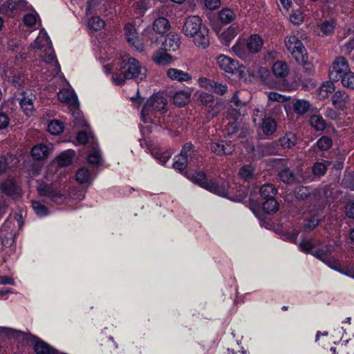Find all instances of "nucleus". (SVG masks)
Masks as SVG:
<instances>
[{"label":"nucleus","instance_id":"f257e3e1","mask_svg":"<svg viewBox=\"0 0 354 354\" xmlns=\"http://www.w3.org/2000/svg\"><path fill=\"white\" fill-rule=\"evenodd\" d=\"M105 73H112V81L116 85H122L126 80L134 79L145 75V68L135 58L124 55L115 59L113 64L104 66Z\"/></svg>","mask_w":354,"mask_h":354},{"label":"nucleus","instance_id":"f03ea898","mask_svg":"<svg viewBox=\"0 0 354 354\" xmlns=\"http://www.w3.org/2000/svg\"><path fill=\"white\" fill-rule=\"evenodd\" d=\"M183 32L187 37L192 38L193 43L199 48H206L209 45V30L198 16H189L186 19Z\"/></svg>","mask_w":354,"mask_h":354},{"label":"nucleus","instance_id":"7ed1b4c3","mask_svg":"<svg viewBox=\"0 0 354 354\" xmlns=\"http://www.w3.org/2000/svg\"><path fill=\"white\" fill-rule=\"evenodd\" d=\"M30 47L35 50V52H41L39 55L42 58V61L50 64L49 70L52 71L53 77L60 72V66L46 31H40L38 37L30 44Z\"/></svg>","mask_w":354,"mask_h":354},{"label":"nucleus","instance_id":"20e7f679","mask_svg":"<svg viewBox=\"0 0 354 354\" xmlns=\"http://www.w3.org/2000/svg\"><path fill=\"white\" fill-rule=\"evenodd\" d=\"M167 100L160 93L152 95L146 102L141 111V119L145 123H156L155 113H163L166 109Z\"/></svg>","mask_w":354,"mask_h":354},{"label":"nucleus","instance_id":"39448f33","mask_svg":"<svg viewBox=\"0 0 354 354\" xmlns=\"http://www.w3.org/2000/svg\"><path fill=\"white\" fill-rule=\"evenodd\" d=\"M285 44L297 62L306 66V71L311 73L313 71V66L310 64L308 63L306 49L299 38L295 35L288 37L285 40Z\"/></svg>","mask_w":354,"mask_h":354},{"label":"nucleus","instance_id":"423d86ee","mask_svg":"<svg viewBox=\"0 0 354 354\" xmlns=\"http://www.w3.org/2000/svg\"><path fill=\"white\" fill-rule=\"evenodd\" d=\"M189 178L193 183L198 184L212 193L220 196L229 198L228 186L225 184L218 185L212 180L208 181L204 172H196Z\"/></svg>","mask_w":354,"mask_h":354},{"label":"nucleus","instance_id":"0eeeda50","mask_svg":"<svg viewBox=\"0 0 354 354\" xmlns=\"http://www.w3.org/2000/svg\"><path fill=\"white\" fill-rule=\"evenodd\" d=\"M37 191L40 196L47 197L57 203H61L65 196L63 187L56 183L41 182L37 186Z\"/></svg>","mask_w":354,"mask_h":354},{"label":"nucleus","instance_id":"6e6552de","mask_svg":"<svg viewBox=\"0 0 354 354\" xmlns=\"http://www.w3.org/2000/svg\"><path fill=\"white\" fill-rule=\"evenodd\" d=\"M216 64L224 73L234 75L238 72L239 73V77H244L245 67L243 66H239L238 62L234 59L225 55L221 54L216 57Z\"/></svg>","mask_w":354,"mask_h":354},{"label":"nucleus","instance_id":"1a4fd4ad","mask_svg":"<svg viewBox=\"0 0 354 354\" xmlns=\"http://www.w3.org/2000/svg\"><path fill=\"white\" fill-rule=\"evenodd\" d=\"M193 153V145L192 144L185 145L180 153L175 157L173 167L180 171L185 169L187 164L191 162Z\"/></svg>","mask_w":354,"mask_h":354},{"label":"nucleus","instance_id":"9d476101","mask_svg":"<svg viewBox=\"0 0 354 354\" xmlns=\"http://www.w3.org/2000/svg\"><path fill=\"white\" fill-rule=\"evenodd\" d=\"M350 71L348 62L343 57H337L333 64V69L330 71V76L335 82L340 80Z\"/></svg>","mask_w":354,"mask_h":354},{"label":"nucleus","instance_id":"9b49d317","mask_svg":"<svg viewBox=\"0 0 354 354\" xmlns=\"http://www.w3.org/2000/svg\"><path fill=\"white\" fill-rule=\"evenodd\" d=\"M124 35L129 45H131L135 50L142 52L145 50V44L142 40L138 37L135 26L131 24H127L124 27Z\"/></svg>","mask_w":354,"mask_h":354},{"label":"nucleus","instance_id":"f8f14e48","mask_svg":"<svg viewBox=\"0 0 354 354\" xmlns=\"http://www.w3.org/2000/svg\"><path fill=\"white\" fill-rule=\"evenodd\" d=\"M334 250L335 248L330 245L326 248V250L317 249L313 252L312 254L322 262H324L330 268L338 270L339 269V263L330 255V252Z\"/></svg>","mask_w":354,"mask_h":354},{"label":"nucleus","instance_id":"ddd939ff","mask_svg":"<svg viewBox=\"0 0 354 354\" xmlns=\"http://www.w3.org/2000/svg\"><path fill=\"white\" fill-rule=\"evenodd\" d=\"M209 147L217 156L228 155L234 151V145L230 140H214L209 143Z\"/></svg>","mask_w":354,"mask_h":354},{"label":"nucleus","instance_id":"4468645a","mask_svg":"<svg viewBox=\"0 0 354 354\" xmlns=\"http://www.w3.org/2000/svg\"><path fill=\"white\" fill-rule=\"evenodd\" d=\"M53 149V145L51 143H40L32 147L30 156L36 160H43L48 157Z\"/></svg>","mask_w":354,"mask_h":354},{"label":"nucleus","instance_id":"2eb2a0df","mask_svg":"<svg viewBox=\"0 0 354 354\" xmlns=\"http://www.w3.org/2000/svg\"><path fill=\"white\" fill-rule=\"evenodd\" d=\"M331 100L336 109L343 111L347 108L350 102V97L345 91L337 90L333 94Z\"/></svg>","mask_w":354,"mask_h":354},{"label":"nucleus","instance_id":"dca6fc26","mask_svg":"<svg viewBox=\"0 0 354 354\" xmlns=\"http://www.w3.org/2000/svg\"><path fill=\"white\" fill-rule=\"evenodd\" d=\"M24 6L23 1L6 0L3 4H0V13L14 17L17 11Z\"/></svg>","mask_w":354,"mask_h":354},{"label":"nucleus","instance_id":"f3484780","mask_svg":"<svg viewBox=\"0 0 354 354\" xmlns=\"http://www.w3.org/2000/svg\"><path fill=\"white\" fill-rule=\"evenodd\" d=\"M59 101L67 104L69 106L77 108L78 106V99L70 88H64L60 90L57 93Z\"/></svg>","mask_w":354,"mask_h":354},{"label":"nucleus","instance_id":"a211bd4d","mask_svg":"<svg viewBox=\"0 0 354 354\" xmlns=\"http://www.w3.org/2000/svg\"><path fill=\"white\" fill-rule=\"evenodd\" d=\"M337 23L335 19H330L322 21L317 26L319 32L317 35L321 37L329 36L334 33Z\"/></svg>","mask_w":354,"mask_h":354},{"label":"nucleus","instance_id":"6ab92c4d","mask_svg":"<svg viewBox=\"0 0 354 354\" xmlns=\"http://www.w3.org/2000/svg\"><path fill=\"white\" fill-rule=\"evenodd\" d=\"M167 77L172 81L187 82L191 80V75L182 70L171 68L167 71Z\"/></svg>","mask_w":354,"mask_h":354},{"label":"nucleus","instance_id":"aec40b11","mask_svg":"<svg viewBox=\"0 0 354 354\" xmlns=\"http://www.w3.org/2000/svg\"><path fill=\"white\" fill-rule=\"evenodd\" d=\"M180 45V37L177 34L170 33L162 43V48L166 51H176Z\"/></svg>","mask_w":354,"mask_h":354},{"label":"nucleus","instance_id":"412c9836","mask_svg":"<svg viewBox=\"0 0 354 354\" xmlns=\"http://www.w3.org/2000/svg\"><path fill=\"white\" fill-rule=\"evenodd\" d=\"M35 95L30 93H24L20 101V106L23 111L26 115H29L34 111V100Z\"/></svg>","mask_w":354,"mask_h":354},{"label":"nucleus","instance_id":"4be33fe9","mask_svg":"<svg viewBox=\"0 0 354 354\" xmlns=\"http://www.w3.org/2000/svg\"><path fill=\"white\" fill-rule=\"evenodd\" d=\"M152 60L159 66H167L173 62L172 57L166 50H158L152 55Z\"/></svg>","mask_w":354,"mask_h":354},{"label":"nucleus","instance_id":"5701e85b","mask_svg":"<svg viewBox=\"0 0 354 354\" xmlns=\"http://www.w3.org/2000/svg\"><path fill=\"white\" fill-rule=\"evenodd\" d=\"M170 28V23L165 17H158L152 24V29L154 32L159 35H165Z\"/></svg>","mask_w":354,"mask_h":354},{"label":"nucleus","instance_id":"b1692460","mask_svg":"<svg viewBox=\"0 0 354 354\" xmlns=\"http://www.w3.org/2000/svg\"><path fill=\"white\" fill-rule=\"evenodd\" d=\"M246 45L250 53L255 54L261 50L263 40L259 35L254 34L248 38Z\"/></svg>","mask_w":354,"mask_h":354},{"label":"nucleus","instance_id":"393cba45","mask_svg":"<svg viewBox=\"0 0 354 354\" xmlns=\"http://www.w3.org/2000/svg\"><path fill=\"white\" fill-rule=\"evenodd\" d=\"M232 53L242 60L247 61L250 58V52L247 49L245 44L238 41L231 48Z\"/></svg>","mask_w":354,"mask_h":354},{"label":"nucleus","instance_id":"a878e982","mask_svg":"<svg viewBox=\"0 0 354 354\" xmlns=\"http://www.w3.org/2000/svg\"><path fill=\"white\" fill-rule=\"evenodd\" d=\"M33 350H35L36 354H64L59 353L43 340H39L35 342V346H33Z\"/></svg>","mask_w":354,"mask_h":354},{"label":"nucleus","instance_id":"bb28decb","mask_svg":"<svg viewBox=\"0 0 354 354\" xmlns=\"http://www.w3.org/2000/svg\"><path fill=\"white\" fill-rule=\"evenodd\" d=\"M272 71L275 77L284 78L289 73V68L288 64L284 62L277 61L272 65Z\"/></svg>","mask_w":354,"mask_h":354},{"label":"nucleus","instance_id":"cd10ccee","mask_svg":"<svg viewBox=\"0 0 354 354\" xmlns=\"http://www.w3.org/2000/svg\"><path fill=\"white\" fill-rule=\"evenodd\" d=\"M335 91V86L331 82H326L322 84L319 88L317 89V96L319 100H324L329 97L330 94H331Z\"/></svg>","mask_w":354,"mask_h":354},{"label":"nucleus","instance_id":"c85d7f7f","mask_svg":"<svg viewBox=\"0 0 354 354\" xmlns=\"http://www.w3.org/2000/svg\"><path fill=\"white\" fill-rule=\"evenodd\" d=\"M238 28L234 26H230L226 29L221 35V42L225 46H228L230 41L237 35Z\"/></svg>","mask_w":354,"mask_h":354},{"label":"nucleus","instance_id":"c756f323","mask_svg":"<svg viewBox=\"0 0 354 354\" xmlns=\"http://www.w3.org/2000/svg\"><path fill=\"white\" fill-rule=\"evenodd\" d=\"M190 95L191 93L188 91H179L174 94L173 102L176 106H183L189 102Z\"/></svg>","mask_w":354,"mask_h":354},{"label":"nucleus","instance_id":"7c9ffc66","mask_svg":"<svg viewBox=\"0 0 354 354\" xmlns=\"http://www.w3.org/2000/svg\"><path fill=\"white\" fill-rule=\"evenodd\" d=\"M151 156L157 160L160 164L165 165L170 159L171 153L169 151L161 149H150Z\"/></svg>","mask_w":354,"mask_h":354},{"label":"nucleus","instance_id":"2f4dec72","mask_svg":"<svg viewBox=\"0 0 354 354\" xmlns=\"http://www.w3.org/2000/svg\"><path fill=\"white\" fill-rule=\"evenodd\" d=\"M261 122V129L266 135H271L276 131L277 123L272 118H265Z\"/></svg>","mask_w":354,"mask_h":354},{"label":"nucleus","instance_id":"473e14b6","mask_svg":"<svg viewBox=\"0 0 354 354\" xmlns=\"http://www.w3.org/2000/svg\"><path fill=\"white\" fill-rule=\"evenodd\" d=\"M279 142H281V146L283 148H292L296 145L297 136L292 132L288 133L279 139Z\"/></svg>","mask_w":354,"mask_h":354},{"label":"nucleus","instance_id":"72a5a7b5","mask_svg":"<svg viewBox=\"0 0 354 354\" xmlns=\"http://www.w3.org/2000/svg\"><path fill=\"white\" fill-rule=\"evenodd\" d=\"M74 156V151L68 149L62 152L57 158V163L60 167H66L69 165Z\"/></svg>","mask_w":354,"mask_h":354},{"label":"nucleus","instance_id":"f704fd0d","mask_svg":"<svg viewBox=\"0 0 354 354\" xmlns=\"http://www.w3.org/2000/svg\"><path fill=\"white\" fill-rule=\"evenodd\" d=\"M2 192L10 196H14L16 194H18V189L15 183L11 180H6L1 185Z\"/></svg>","mask_w":354,"mask_h":354},{"label":"nucleus","instance_id":"c9c22d12","mask_svg":"<svg viewBox=\"0 0 354 354\" xmlns=\"http://www.w3.org/2000/svg\"><path fill=\"white\" fill-rule=\"evenodd\" d=\"M153 29L146 28L142 32V36L145 39L146 44L149 43V46L151 48H153L154 45L158 44V37L156 36V33L153 32Z\"/></svg>","mask_w":354,"mask_h":354},{"label":"nucleus","instance_id":"e433bc0d","mask_svg":"<svg viewBox=\"0 0 354 354\" xmlns=\"http://www.w3.org/2000/svg\"><path fill=\"white\" fill-rule=\"evenodd\" d=\"M279 177L287 184H292L296 181L295 174L289 168H283L279 172Z\"/></svg>","mask_w":354,"mask_h":354},{"label":"nucleus","instance_id":"4c0bfd02","mask_svg":"<svg viewBox=\"0 0 354 354\" xmlns=\"http://www.w3.org/2000/svg\"><path fill=\"white\" fill-rule=\"evenodd\" d=\"M32 207L35 213L39 216H45L49 214V210L45 203L40 201H32Z\"/></svg>","mask_w":354,"mask_h":354},{"label":"nucleus","instance_id":"58836bf2","mask_svg":"<svg viewBox=\"0 0 354 354\" xmlns=\"http://www.w3.org/2000/svg\"><path fill=\"white\" fill-rule=\"evenodd\" d=\"M310 109V103L304 100H297L293 102V109L297 114L303 115Z\"/></svg>","mask_w":354,"mask_h":354},{"label":"nucleus","instance_id":"ea45409f","mask_svg":"<svg viewBox=\"0 0 354 354\" xmlns=\"http://www.w3.org/2000/svg\"><path fill=\"white\" fill-rule=\"evenodd\" d=\"M260 194L263 198L267 200L274 198L277 194V189L272 184L268 183L261 187Z\"/></svg>","mask_w":354,"mask_h":354},{"label":"nucleus","instance_id":"a19ab883","mask_svg":"<svg viewBox=\"0 0 354 354\" xmlns=\"http://www.w3.org/2000/svg\"><path fill=\"white\" fill-rule=\"evenodd\" d=\"M91 178V174L86 167L80 168L76 171V181L80 183H87Z\"/></svg>","mask_w":354,"mask_h":354},{"label":"nucleus","instance_id":"79ce46f5","mask_svg":"<svg viewBox=\"0 0 354 354\" xmlns=\"http://www.w3.org/2000/svg\"><path fill=\"white\" fill-rule=\"evenodd\" d=\"M272 146H273L272 144H268L265 146L257 147L256 149H254V158L255 159H260L263 156L266 154L275 153V150L269 149V148Z\"/></svg>","mask_w":354,"mask_h":354},{"label":"nucleus","instance_id":"37998d69","mask_svg":"<svg viewBox=\"0 0 354 354\" xmlns=\"http://www.w3.org/2000/svg\"><path fill=\"white\" fill-rule=\"evenodd\" d=\"M219 19L224 24H229L235 18V13L230 8H223L219 12Z\"/></svg>","mask_w":354,"mask_h":354},{"label":"nucleus","instance_id":"c03bdc74","mask_svg":"<svg viewBox=\"0 0 354 354\" xmlns=\"http://www.w3.org/2000/svg\"><path fill=\"white\" fill-rule=\"evenodd\" d=\"M38 21H39V17L36 12L26 14L23 18L24 25L30 28L34 27Z\"/></svg>","mask_w":354,"mask_h":354},{"label":"nucleus","instance_id":"a18cd8bd","mask_svg":"<svg viewBox=\"0 0 354 354\" xmlns=\"http://www.w3.org/2000/svg\"><path fill=\"white\" fill-rule=\"evenodd\" d=\"M278 208L279 205L274 198L267 199L263 204V209L268 214L276 212Z\"/></svg>","mask_w":354,"mask_h":354},{"label":"nucleus","instance_id":"49530a36","mask_svg":"<svg viewBox=\"0 0 354 354\" xmlns=\"http://www.w3.org/2000/svg\"><path fill=\"white\" fill-rule=\"evenodd\" d=\"M64 124L59 120H55L48 123V130L53 135H58L64 131Z\"/></svg>","mask_w":354,"mask_h":354},{"label":"nucleus","instance_id":"de8ad7c7","mask_svg":"<svg viewBox=\"0 0 354 354\" xmlns=\"http://www.w3.org/2000/svg\"><path fill=\"white\" fill-rule=\"evenodd\" d=\"M310 124L316 130H323L326 128V124L324 120L320 115H312L310 119Z\"/></svg>","mask_w":354,"mask_h":354},{"label":"nucleus","instance_id":"09e8293b","mask_svg":"<svg viewBox=\"0 0 354 354\" xmlns=\"http://www.w3.org/2000/svg\"><path fill=\"white\" fill-rule=\"evenodd\" d=\"M104 26V21L99 17H93L88 22V26L93 30H99Z\"/></svg>","mask_w":354,"mask_h":354},{"label":"nucleus","instance_id":"8fccbe9b","mask_svg":"<svg viewBox=\"0 0 354 354\" xmlns=\"http://www.w3.org/2000/svg\"><path fill=\"white\" fill-rule=\"evenodd\" d=\"M304 19L303 12L301 9L298 8L294 10L290 16V21L295 25L301 24Z\"/></svg>","mask_w":354,"mask_h":354},{"label":"nucleus","instance_id":"3c124183","mask_svg":"<svg viewBox=\"0 0 354 354\" xmlns=\"http://www.w3.org/2000/svg\"><path fill=\"white\" fill-rule=\"evenodd\" d=\"M88 163L92 165H100L102 164V156L100 150H94L88 157Z\"/></svg>","mask_w":354,"mask_h":354},{"label":"nucleus","instance_id":"603ef678","mask_svg":"<svg viewBox=\"0 0 354 354\" xmlns=\"http://www.w3.org/2000/svg\"><path fill=\"white\" fill-rule=\"evenodd\" d=\"M340 80L343 86L354 89V73L350 71Z\"/></svg>","mask_w":354,"mask_h":354},{"label":"nucleus","instance_id":"864d4df0","mask_svg":"<svg viewBox=\"0 0 354 354\" xmlns=\"http://www.w3.org/2000/svg\"><path fill=\"white\" fill-rule=\"evenodd\" d=\"M332 140L328 136L321 137L317 141V146L320 150H327L331 147Z\"/></svg>","mask_w":354,"mask_h":354},{"label":"nucleus","instance_id":"5fc2aeb1","mask_svg":"<svg viewBox=\"0 0 354 354\" xmlns=\"http://www.w3.org/2000/svg\"><path fill=\"white\" fill-rule=\"evenodd\" d=\"M327 169L326 162H317L313 166V171L315 175L322 176L324 174Z\"/></svg>","mask_w":354,"mask_h":354},{"label":"nucleus","instance_id":"6e6d98bb","mask_svg":"<svg viewBox=\"0 0 354 354\" xmlns=\"http://www.w3.org/2000/svg\"><path fill=\"white\" fill-rule=\"evenodd\" d=\"M211 91L218 95H223L227 92V86L226 84H223V83L214 81L212 84Z\"/></svg>","mask_w":354,"mask_h":354},{"label":"nucleus","instance_id":"4d7b16f0","mask_svg":"<svg viewBox=\"0 0 354 354\" xmlns=\"http://www.w3.org/2000/svg\"><path fill=\"white\" fill-rule=\"evenodd\" d=\"M265 114L266 110L263 107L255 109L252 116L254 123L261 124V120H263Z\"/></svg>","mask_w":354,"mask_h":354},{"label":"nucleus","instance_id":"13d9d810","mask_svg":"<svg viewBox=\"0 0 354 354\" xmlns=\"http://www.w3.org/2000/svg\"><path fill=\"white\" fill-rule=\"evenodd\" d=\"M268 99L277 102H285L289 100V97L286 95L279 94L277 92L271 91L268 94Z\"/></svg>","mask_w":354,"mask_h":354},{"label":"nucleus","instance_id":"bf43d9fd","mask_svg":"<svg viewBox=\"0 0 354 354\" xmlns=\"http://www.w3.org/2000/svg\"><path fill=\"white\" fill-rule=\"evenodd\" d=\"M198 100H199V101L203 105H207L209 103L213 101L214 97L210 93L202 91L199 92V96H198Z\"/></svg>","mask_w":354,"mask_h":354},{"label":"nucleus","instance_id":"052dcab7","mask_svg":"<svg viewBox=\"0 0 354 354\" xmlns=\"http://www.w3.org/2000/svg\"><path fill=\"white\" fill-rule=\"evenodd\" d=\"M313 248V243L308 239H304L299 245V249L304 252H310Z\"/></svg>","mask_w":354,"mask_h":354},{"label":"nucleus","instance_id":"680f3d73","mask_svg":"<svg viewBox=\"0 0 354 354\" xmlns=\"http://www.w3.org/2000/svg\"><path fill=\"white\" fill-rule=\"evenodd\" d=\"M296 194L298 198L304 200L309 196L310 191L309 189L306 187H299L297 189Z\"/></svg>","mask_w":354,"mask_h":354},{"label":"nucleus","instance_id":"e2e57ef3","mask_svg":"<svg viewBox=\"0 0 354 354\" xmlns=\"http://www.w3.org/2000/svg\"><path fill=\"white\" fill-rule=\"evenodd\" d=\"M239 175L245 180L252 176V168L250 166H244L239 170Z\"/></svg>","mask_w":354,"mask_h":354},{"label":"nucleus","instance_id":"0e129e2a","mask_svg":"<svg viewBox=\"0 0 354 354\" xmlns=\"http://www.w3.org/2000/svg\"><path fill=\"white\" fill-rule=\"evenodd\" d=\"M354 48V37H352L348 42L342 46V52L346 55H348Z\"/></svg>","mask_w":354,"mask_h":354},{"label":"nucleus","instance_id":"69168bd1","mask_svg":"<svg viewBox=\"0 0 354 354\" xmlns=\"http://www.w3.org/2000/svg\"><path fill=\"white\" fill-rule=\"evenodd\" d=\"M214 82V81L205 77H201L198 80V84H199V86H202L210 91L212 89Z\"/></svg>","mask_w":354,"mask_h":354},{"label":"nucleus","instance_id":"338daca9","mask_svg":"<svg viewBox=\"0 0 354 354\" xmlns=\"http://www.w3.org/2000/svg\"><path fill=\"white\" fill-rule=\"evenodd\" d=\"M345 187L354 190V174H348L343 180Z\"/></svg>","mask_w":354,"mask_h":354},{"label":"nucleus","instance_id":"774afa93","mask_svg":"<svg viewBox=\"0 0 354 354\" xmlns=\"http://www.w3.org/2000/svg\"><path fill=\"white\" fill-rule=\"evenodd\" d=\"M325 116L334 121H337L339 119V115L337 112L332 108H327L325 112Z\"/></svg>","mask_w":354,"mask_h":354}]
</instances>
